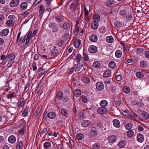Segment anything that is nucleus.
Instances as JSON below:
<instances>
[{"mask_svg": "<svg viewBox=\"0 0 149 149\" xmlns=\"http://www.w3.org/2000/svg\"><path fill=\"white\" fill-rule=\"evenodd\" d=\"M59 53V52L56 49V47L55 46L54 47V48L51 50L48 56L49 58H52L56 56Z\"/></svg>", "mask_w": 149, "mask_h": 149, "instance_id": "f257e3e1", "label": "nucleus"}, {"mask_svg": "<svg viewBox=\"0 0 149 149\" xmlns=\"http://www.w3.org/2000/svg\"><path fill=\"white\" fill-rule=\"evenodd\" d=\"M84 60H82L81 63H77V67L75 69V71L78 72L79 71H81L83 69V65L84 63Z\"/></svg>", "mask_w": 149, "mask_h": 149, "instance_id": "f03ea898", "label": "nucleus"}, {"mask_svg": "<svg viewBox=\"0 0 149 149\" xmlns=\"http://www.w3.org/2000/svg\"><path fill=\"white\" fill-rule=\"evenodd\" d=\"M90 136L91 137H95L97 134V131L96 127H92L90 128Z\"/></svg>", "mask_w": 149, "mask_h": 149, "instance_id": "7ed1b4c3", "label": "nucleus"}, {"mask_svg": "<svg viewBox=\"0 0 149 149\" xmlns=\"http://www.w3.org/2000/svg\"><path fill=\"white\" fill-rule=\"evenodd\" d=\"M137 112L141 114L142 117L146 119H148L149 118V114L144 111L139 109L137 110Z\"/></svg>", "mask_w": 149, "mask_h": 149, "instance_id": "20e7f679", "label": "nucleus"}, {"mask_svg": "<svg viewBox=\"0 0 149 149\" xmlns=\"http://www.w3.org/2000/svg\"><path fill=\"white\" fill-rule=\"evenodd\" d=\"M107 111V109L105 107H102L97 109V112L100 114H106Z\"/></svg>", "mask_w": 149, "mask_h": 149, "instance_id": "39448f33", "label": "nucleus"}, {"mask_svg": "<svg viewBox=\"0 0 149 149\" xmlns=\"http://www.w3.org/2000/svg\"><path fill=\"white\" fill-rule=\"evenodd\" d=\"M96 88L99 91H102L104 88L103 84L101 82H98L96 84Z\"/></svg>", "mask_w": 149, "mask_h": 149, "instance_id": "423d86ee", "label": "nucleus"}, {"mask_svg": "<svg viewBox=\"0 0 149 149\" xmlns=\"http://www.w3.org/2000/svg\"><path fill=\"white\" fill-rule=\"evenodd\" d=\"M128 117L130 119L134 120L136 121H138L137 118L138 117L137 115L135 113L133 112L129 113L128 114Z\"/></svg>", "mask_w": 149, "mask_h": 149, "instance_id": "0eeeda50", "label": "nucleus"}, {"mask_svg": "<svg viewBox=\"0 0 149 149\" xmlns=\"http://www.w3.org/2000/svg\"><path fill=\"white\" fill-rule=\"evenodd\" d=\"M116 3L114 0H108L106 3V6L109 7H111L115 5Z\"/></svg>", "mask_w": 149, "mask_h": 149, "instance_id": "6e6552de", "label": "nucleus"}, {"mask_svg": "<svg viewBox=\"0 0 149 149\" xmlns=\"http://www.w3.org/2000/svg\"><path fill=\"white\" fill-rule=\"evenodd\" d=\"M108 140L110 143H113L116 141V138L115 135L110 136L108 137Z\"/></svg>", "mask_w": 149, "mask_h": 149, "instance_id": "1a4fd4ad", "label": "nucleus"}, {"mask_svg": "<svg viewBox=\"0 0 149 149\" xmlns=\"http://www.w3.org/2000/svg\"><path fill=\"white\" fill-rule=\"evenodd\" d=\"M25 102V101L24 98H23L20 99L17 103L18 104L17 106L19 108H22V106L24 105Z\"/></svg>", "mask_w": 149, "mask_h": 149, "instance_id": "9d476101", "label": "nucleus"}, {"mask_svg": "<svg viewBox=\"0 0 149 149\" xmlns=\"http://www.w3.org/2000/svg\"><path fill=\"white\" fill-rule=\"evenodd\" d=\"M19 2V0H12L10 3V6L12 7L17 6Z\"/></svg>", "mask_w": 149, "mask_h": 149, "instance_id": "9b49d317", "label": "nucleus"}, {"mask_svg": "<svg viewBox=\"0 0 149 149\" xmlns=\"http://www.w3.org/2000/svg\"><path fill=\"white\" fill-rule=\"evenodd\" d=\"M91 123V122L88 120H84L81 123L82 126L84 127H86Z\"/></svg>", "mask_w": 149, "mask_h": 149, "instance_id": "f8f14e48", "label": "nucleus"}, {"mask_svg": "<svg viewBox=\"0 0 149 149\" xmlns=\"http://www.w3.org/2000/svg\"><path fill=\"white\" fill-rule=\"evenodd\" d=\"M9 32L8 29H6L1 31L0 32V35L2 36H6Z\"/></svg>", "mask_w": 149, "mask_h": 149, "instance_id": "ddd939ff", "label": "nucleus"}, {"mask_svg": "<svg viewBox=\"0 0 149 149\" xmlns=\"http://www.w3.org/2000/svg\"><path fill=\"white\" fill-rule=\"evenodd\" d=\"M89 52L91 53H94L97 51V47L94 45L90 46L89 48Z\"/></svg>", "mask_w": 149, "mask_h": 149, "instance_id": "4468645a", "label": "nucleus"}, {"mask_svg": "<svg viewBox=\"0 0 149 149\" xmlns=\"http://www.w3.org/2000/svg\"><path fill=\"white\" fill-rule=\"evenodd\" d=\"M9 142L11 143H13L16 141V138L13 135H11L9 136L8 139Z\"/></svg>", "mask_w": 149, "mask_h": 149, "instance_id": "2eb2a0df", "label": "nucleus"}, {"mask_svg": "<svg viewBox=\"0 0 149 149\" xmlns=\"http://www.w3.org/2000/svg\"><path fill=\"white\" fill-rule=\"evenodd\" d=\"M137 140L139 142L141 143L143 142L144 138L142 135L141 134H139L137 136Z\"/></svg>", "mask_w": 149, "mask_h": 149, "instance_id": "dca6fc26", "label": "nucleus"}, {"mask_svg": "<svg viewBox=\"0 0 149 149\" xmlns=\"http://www.w3.org/2000/svg\"><path fill=\"white\" fill-rule=\"evenodd\" d=\"M47 116L50 119H53L54 118L56 117L55 113L53 112H49Z\"/></svg>", "mask_w": 149, "mask_h": 149, "instance_id": "f3484780", "label": "nucleus"}, {"mask_svg": "<svg viewBox=\"0 0 149 149\" xmlns=\"http://www.w3.org/2000/svg\"><path fill=\"white\" fill-rule=\"evenodd\" d=\"M113 125L116 127H119L120 126L119 121L117 119H114L113 121Z\"/></svg>", "mask_w": 149, "mask_h": 149, "instance_id": "a211bd4d", "label": "nucleus"}, {"mask_svg": "<svg viewBox=\"0 0 149 149\" xmlns=\"http://www.w3.org/2000/svg\"><path fill=\"white\" fill-rule=\"evenodd\" d=\"M89 39L92 42H95L97 40V36L95 35H92L89 37Z\"/></svg>", "mask_w": 149, "mask_h": 149, "instance_id": "6ab92c4d", "label": "nucleus"}, {"mask_svg": "<svg viewBox=\"0 0 149 149\" xmlns=\"http://www.w3.org/2000/svg\"><path fill=\"white\" fill-rule=\"evenodd\" d=\"M75 60L77 63H81V60L83 59H82V58L80 54L79 53L78 54Z\"/></svg>", "mask_w": 149, "mask_h": 149, "instance_id": "aec40b11", "label": "nucleus"}, {"mask_svg": "<svg viewBox=\"0 0 149 149\" xmlns=\"http://www.w3.org/2000/svg\"><path fill=\"white\" fill-rule=\"evenodd\" d=\"M56 96L57 99L59 100L62 98L63 94L61 91H58L57 92Z\"/></svg>", "mask_w": 149, "mask_h": 149, "instance_id": "412c9836", "label": "nucleus"}, {"mask_svg": "<svg viewBox=\"0 0 149 149\" xmlns=\"http://www.w3.org/2000/svg\"><path fill=\"white\" fill-rule=\"evenodd\" d=\"M27 6V3L25 2H23L20 5V8L22 10H25L26 9Z\"/></svg>", "mask_w": 149, "mask_h": 149, "instance_id": "4be33fe9", "label": "nucleus"}, {"mask_svg": "<svg viewBox=\"0 0 149 149\" xmlns=\"http://www.w3.org/2000/svg\"><path fill=\"white\" fill-rule=\"evenodd\" d=\"M108 104L107 102L105 100H102L100 103V105L102 107H105Z\"/></svg>", "mask_w": 149, "mask_h": 149, "instance_id": "5701e85b", "label": "nucleus"}, {"mask_svg": "<svg viewBox=\"0 0 149 149\" xmlns=\"http://www.w3.org/2000/svg\"><path fill=\"white\" fill-rule=\"evenodd\" d=\"M97 21H94L91 24V28L93 29H96L98 27V23Z\"/></svg>", "mask_w": 149, "mask_h": 149, "instance_id": "b1692460", "label": "nucleus"}, {"mask_svg": "<svg viewBox=\"0 0 149 149\" xmlns=\"http://www.w3.org/2000/svg\"><path fill=\"white\" fill-rule=\"evenodd\" d=\"M23 143L22 141H19L17 143V149H22Z\"/></svg>", "mask_w": 149, "mask_h": 149, "instance_id": "393cba45", "label": "nucleus"}, {"mask_svg": "<svg viewBox=\"0 0 149 149\" xmlns=\"http://www.w3.org/2000/svg\"><path fill=\"white\" fill-rule=\"evenodd\" d=\"M126 144V141L125 140H122L120 141L118 144V146L120 147L123 148Z\"/></svg>", "mask_w": 149, "mask_h": 149, "instance_id": "a878e982", "label": "nucleus"}, {"mask_svg": "<svg viewBox=\"0 0 149 149\" xmlns=\"http://www.w3.org/2000/svg\"><path fill=\"white\" fill-rule=\"evenodd\" d=\"M7 59L14 60L15 58V55L13 54H9L6 58Z\"/></svg>", "mask_w": 149, "mask_h": 149, "instance_id": "bb28decb", "label": "nucleus"}, {"mask_svg": "<svg viewBox=\"0 0 149 149\" xmlns=\"http://www.w3.org/2000/svg\"><path fill=\"white\" fill-rule=\"evenodd\" d=\"M100 66V63L98 61L94 62L93 64V66L95 68H99Z\"/></svg>", "mask_w": 149, "mask_h": 149, "instance_id": "cd10ccee", "label": "nucleus"}, {"mask_svg": "<svg viewBox=\"0 0 149 149\" xmlns=\"http://www.w3.org/2000/svg\"><path fill=\"white\" fill-rule=\"evenodd\" d=\"M111 71L110 70H107L103 74V76L105 77H109L111 74Z\"/></svg>", "mask_w": 149, "mask_h": 149, "instance_id": "c85d7f7f", "label": "nucleus"}, {"mask_svg": "<svg viewBox=\"0 0 149 149\" xmlns=\"http://www.w3.org/2000/svg\"><path fill=\"white\" fill-rule=\"evenodd\" d=\"M63 17L62 15L58 16L56 17V20L58 22L63 21Z\"/></svg>", "mask_w": 149, "mask_h": 149, "instance_id": "c756f323", "label": "nucleus"}, {"mask_svg": "<svg viewBox=\"0 0 149 149\" xmlns=\"http://www.w3.org/2000/svg\"><path fill=\"white\" fill-rule=\"evenodd\" d=\"M81 94V91L79 89H76L74 92V95L77 97L79 96Z\"/></svg>", "mask_w": 149, "mask_h": 149, "instance_id": "7c9ffc66", "label": "nucleus"}, {"mask_svg": "<svg viewBox=\"0 0 149 149\" xmlns=\"http://www.w3.org/2000/svg\"><path fill=\"white\" fill-rule=\"evenodd\" d=\"M109 65L110 68H114L116 66V63L114 61H111L109 63Z\"/></svg>", "mask_w": 149, "mask_h": 149, "instance_id": "2f4dec72", "label": "nucleus"}, {"mask_svg": "<svg viewBox=\"0 0 149 149\" xmlns=\"http://www.w3.org/2000/svg\"><path fill=\"white\" fill-rule=\"evenodd\" d=\"M113 40V38L111 36H109L106 38V40L107 42L109 43L112 42Z\"/></svg>", "mask_w": 149, "mask_h": 149, "instance_id": "473e14b6", "label": "nucleus"}, {"mask_svg": "<svg viewBox=\"0 0 149 149\" xmlns=\"http://www.w3.org/2000/svg\"><path fill=\"white\" fill-rule=\"evenodd\" d=\"M127 136L129 137H132L134 135V132L132 130H130L127 131Z\"/></svg>", "mask_w": 149, "mask_h": 149, "instance_id": "72a5a7b5", "label": "nucleus"}, {"mask_svg": "<svg viewBox=\"0 0 149 149\" xmlns=\"http://www.w3.org/2000/svg\"><path fill=\"white\" fill-rule=\"evenodd\" d=\"M81 40L79 39L76 41H74L75 47L76 48H78L80 45L81 44Z\"/></svg>", "mask_w": 149, "mask_h": 149, "instance_id": "f704fd0d", "label": "nucleus"}, {"mask_svg": "<svg viewBox=\"0 0 149 149\" xmlns=\"http://www.w3.org/2000/svg\"><path fill=\"white\" fill-rule=\"evenodd\" d=\"M44 145L46 149H48L51 146V143L50 142L47 141L44 143Z\"/></svg>", "mask_w": 149, "mask_h": 149, "instance_id": "c9c22d12", "label": "nucleus"}, {"mask_svg": "<svg viewBox=\"0 0 149 149\" xmlns=\"http://www.w3.org/2000/svg\"><path fill=\"white\" fill-rule=\"evenodd\" d=\"M83 82L85 84H88L90 82L89 78L87 77H84L82 80Z\"/></svg>", "mask_w": 149, "mask_h": 149, "instance_id": "e433bc0d", "label": "nucleus"}, {"mask_svg": "<svg viewBox=\"0 0 149 149\" xmlns=\"http://www.w3.org/2000/svg\"><path fill=\"white\" fill-rule=\"evenodd\" d=\"M122 52L121 51L119 50H117L115 53L116 56L118 58H119L121 57L122 55Z\"/></svg>", "mask_w": 149, "mask_h": 149, "instance_id": "4c0bfd02", "label": "nucleus"}, {"mask_svg": "<svg viewBox=\"0 0 149 149\" xmlns=\"http://www.w3.org/2000/svg\"><path fill=\"white\" fill-rule=\"evenodd\" d=\"M40 110L39 108H38L35 111L33 114V117L35 118L36 117L39 113H40Z\"/></svg>", "mask_w": 149, "mask_h": 149, "instance_id": "58836bf2", "label": "nucleus"}, {"mask_svg": "<svg viewBox=\"0 0 149 149\" xmlns=\"http://www.w3.org/2000/svg\"><path fill=\"white\" fill-rule=\"evenodd\" d=\"M136 75L137 77L140 78H143L144 76L143 74L140 72H137L136 74Z\"/></svg>", "mask_w": 149, "mask_h": 149, "instance_id": "ea45409f", "label": "nucleus"}, {"mask_svg": "<svg viewBox=\"0 0 149 149\" xmlns=\"http://www.w3.org/2000/svg\"><path fill=\"white\" fill-rule=\"evenodd\" d=\"M76 137L79 140H82L84 137V135L82 134H79L76 135Z\"/></svg>", "mask_w": 149, "mask_h": 149, "instance_id": "a19ab883", "label": "nucleus"}, {"mask_svg": "<svg viewBox=\"0 0 149 149\" xmlns=\"http://www.w3.org/2000/svg\"><path fill=\"white\" fill-rule=\"evenodd\" d=\"M45 10L44 6L43 5H42L40 7V10L39 11V13L41 15L42 14Z\"/></svg>", "mask_w": 149, "mask_h": 149, "instance_id": "79ce46f5", "label": "nucleus"}, {"mask_svg": "<svg viewBox=\"0 0 149 149\" xmlns=\"http://www.w3.org/2000/svg\"><path fill=\"white\" fill-rule=\"evenodd\" d=\"M140 64L141 67L145 68L147 66V63L146 61H141Z\"/></svg>", "mask_w": 149, "mask_h": 149, "instance_id": "37998d69", "label": "nucleus"}, {"mask_svg": "<svg viewBox=\"0 0 149 149\" xmlns=\"http://www.w3.org/2000/svg\"><path fill=\"white\" fill-rule=\"evenodd\" d=\"M52 31L53 32H56L58 31V26L56 25L55 24L52 27Z\"/></svg>", "mask_w": 149, "mask_h": 149, "instance_id": "c03bdc74", "label": "nucleus"}, {"mask_svg": "<svg viewBox=\"0 0 149 149\" xmlns=\"http://www.w3.org/2000/svg\"><path fill=\"white\" fill-rule=\"evenodd\" d=\"M63 26V28L65 30L68 29L70 27V25L67 22L64 23Z\"/></svg>", "mask_w": 149, "mask_h": 149, "instance_id": "a18cd8bd", "label": "nucleus"}, {"mask_svg": "<svg viewBox=\"0 0 149 149\" xmlns=\"http://www.w3.org/2000/svg\"><path fill=\"white\" fill-rule=\"evenodd\" d=\"M25 128L26 127L24 126L21 129L19 132V135H22L24 134Z\"/></svg>", "mask_w": 149, "mask_h": 149, "instance_id": "49530a36", "label": "nucleus"}, {"mask_svg": "<svg viewBox=\"0 0 149 149\" xmlns=\"http://www.w3.org/2000/svg\"><path fill=\"white\" fill-rule=\"evenodd\" d=\"M93 18L95 19V21L97 22H98L100 19V17L98 14H95L93 17Z\"/></svg>", "mask_w": 149, "mask_h": 149, "instance_id": "de8ad7c7", "label": "nucleus"}, {"mask_svg": "<svg viewBox=\"0 0 149 149\" xmlns=\"http://www.w3.org/2000/svg\"><path fill=\"white\" fill-rule=\"evenodd\" d=\"M132 124L131 123H128L125 126V128L127 130H130L132 127Z\"/></svg>", "mask_w": 149, "mask_h": 149, "instance_id": "09e8293b", "label": "nucleus"}, {"mask_svg": "<svg viewBox=\"0 0 149 149\" xmlns=\"http://www.w3.org/2000/svg\"><path fill=\"white\" fill-rule=\"evenodd\" d=\"M123 90L124 92L126 93H128L130 91L129 88L127 86L125 87Z\"/></svg>", "mask_w": 149, "mask_h": 149, "instance_id": "8fccbe9b", "label": "nucleus"}, {"mask_svg": "<svg viewBox=\"0 0 149 149\" xmlns=\"http://www.w3.org/2000/svg\"><path fill=\"white\" fill-rule=\"evenodd\" d=\"M63 146V143L61 141H60L59 143L57 146V149H62Z\"/></svg>", "mask_w": 149, "mask_h": 149, "instance_id": "3c124183", "label": "nucleus"}, {"mask_svg": "<svg viewBox=\"0 0 149 149\" xmlns=\"http://www.w3.org/2000/svg\"><path fill=\"white\" fill-rule=\"evenodd\" d=\"M119 14L121 16L124 15L126 14V10L124 9H122L120 11Z\"/></svg>", "mask_w": 149, "mask_h": 149, "instance_id": "603ef678", "label": "nucleus"}, {"mask_svg": "<svg viewBox=\"0 0 149 149\" xmlns=\"http://www.w3.org/2000/svg\"><path fill=\"white\" fill-rule=\"evenodd\" d=\"M106 31L105 27L104 26H102L100 29V31L102 33H104Z\"/></svg>", "mask_w": 149, "mask_h": 149, "instance_id": "864d4df0", "label": "nucleus"}, {"mask_svg": "<svg viewBox=\"0 0 149 149\" xmlns=\"http://www.w3.org/2000/svg\"><path fill=\"white\" fill-rule=\"evenodd\" d=\"M61 113L63 116H65L67 114V112L66 109H63L61 110Z\"/></svg>", "mask_w": 149, "mask_h": 149, "instance_id": "5fc2aeb1", "label": "nucleus"}, {"mask_svg": "<svg viewBox=\"0 0 149 149\" xmlns=\"http://www.w3.org/2000/svg\"><path fill=\"white\" fill-rule=\"evenodd\" d=\"M13 23V21L11 20H8L7 22V24L8 26H12Z\"/></svg>", "mask_w": 149, "mask_h": 149, "instance_id": "6e6d98bb", "label": "nucleus"}, {"mask_svg": "<svg viewBox=\"0 0 149 149\" xmlns=\"http://www.w3.org/2000/svg\"><path fill=\"white\" fill-rule=\"evenodd\" d=\"M30 84H26L25 88L24 91L25 93L28 90H29V88L30 87Z\"/></svg>", "mask_w": 149, "mask_h": 149, "instance_id": "4d7b16f0", "label": "nucleus"}, {"mask_svg": "<svg viewBox=\"0 0 149 149\" xmlns=\"http://www.w3.org/2000/svg\"><path fill=\"white\" fill-rule=\"evenodd\" d=\"M28 110L27 109H25L23 112L22 115L24 117H25L27 115Z\"/></svg>", "mask_w": 149, "mask_h": 149, "instance_id": "13d9d810", "label": "nucleus"}, {"mask_svg": "<svg viewBox=\"0 0 149 149\" xmlns=\"http://www.w3.org/2000/svg\"><path fill=\"white\" fill-rule=\"evenodd\" d=\"M114 25L115 27L119 28L121 26V24L118 22H115Z\"/></svg>", "mask_w": 149, "mask_h": 149, "instance_id": "bf43d9fd", "label": "nucleus"}, {"mask_svg": "<svg viewBox=\"0 0 149 149\" xmlns=\"http://www.w3.org/2000/svg\"><path fill=\"white\" fill-rule=\"evenodd\" d=\"M100 147V146L97 143H95L93 144V149H98Z\"/></svg>", "mask_w": 149, "mask_h": 149, "instance_id": "052dcab7", "label": "nucleus"}, {"mask_svg": "<svg viewBox=\"0 0 149 149\" xmlns=\"http://www.w3.org/2000/svg\"><path fill=\"white\" fill-rule=\"evenodd\" d=\"M32 67L33 70L36 71L37 70L36 63L35 62H33L32 64Z\"/></svg>", "mask_w": 149, "mask_h": 149, "instance_id": "680f3d73", "label": "nucleus"}, {"mask_svg": "<svg viewBox=\"0 0 149 149\" xmlns=\"http://www.w3.org/2000/svg\"><path fill=\"white\" fill-rule=\"evenodd\" d=\"M48 130L47 128H43L42 131V134H47Z\"/></svg>", "mask_w": 149, "mask_h": 149, "instance_id": "e2e57ef3", "label": "nucleus"}, {"mask_svg": "<svg viewBox=\"0 0 149 149\" xmlns=\"http://www.w3.org/2000/svg\"><path fill=\"white\" fill-rule=\"evenodd\" d=\"M84 59H85L86 61L89 60L88 56L86 53L84 54Z\"/></svg>", "mask_w": 149, "mask_h": 149, "instance_id": "0e129e2a", "label": "nucleus"}, {"mask_svg": "<svg viewBox=\"0 0 149 149\" xmlns=\"http://www.w3.org/2000/svg\"><path fill=\"white\" fill-rule=\"evenodd\" d=\"M64 44V41L63 40H61L58 43V45L59 47H62Z\"/></svg>", "mask_w": 149, "mask_h": 149, "instance_id": "69168bd1", "label": "nucleus"}, {"mask_svg": "<svg viewBox=\"0 0 149 149\" xmlns=\"http://www.w3.org/2000/svg\"><path fill=\"white\" fill-rule=\"evenodd\" d=\"M13 61V60H10L7 65V66L10 67L14 63Z\"/></svg>", "mask_w": 149, "mask_h": 149, "instance_id": "338daca9", "label": "nucleus"}, {"mask_svg": "<svg viewBox=\"0 0 149 149\" xmlns=\"http://www.w3.org/2000/svg\"><path fill=\"white\" fill-rule=\"evenodd\" d=\"M84 13H85V17H86L87 16L88 13V10L86 9V8L85 7H84Z\"/></svg>", "mask_w": 149, "mask_h": 149, "instance_id": "774afa93", "label": "nucleus"}]
</instances>
